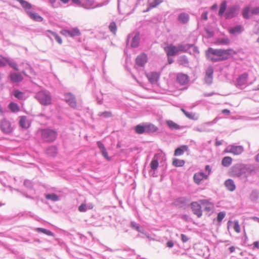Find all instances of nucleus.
<instances>
[{
    "label": "nucleus",
    "mask_w": 259,
    "mask_h": 259,
    "mask_svg": "<svg viewBox=\"0 0 259 259\" xmlns=\"http://www.w3.org/2000/svg\"><path fill=\"white\" fill-rule=\"evenodd\" d=\"M27 14L29 17L34 21L37 22H41L43 21V18L36 13L27 11Z\"/></svg>",
    "instance_id": "nucleus-17"
},
{
    "label": "nucleus",
    "mask_w": 259,
    "mask_h": 259,
    "mask_svg": "<svg viewBox=\"0 0 259 259\" xmlns=\"http://www.w3.org/2000/svg\"><path fill=\"white\" fill-rule=\"evenodd\" d=\"M253 244L254 247H256L257 248H259V243L258 241L254 242Z\"/></svg>",
    "instance_id": "nucleus-61"
},
{
    "label": "nucleus",
    "mask_w": 259,
    "mask_h": 259,
    "mask_svg": "<svg viewBox=\"0 0 259 259\" xmlns=\"http://www.w3.org/2000/svg\"><path fill=\"white\" fill-rule=\"evenodd\" d=\"M71 1L73 3L76 4L77 5H80L81 4L80 0H71Z\"/></svg>",
    "instance_id": "nucleus-59"
},
{
    "label": "nucleus",
    "mask_w": 259,
    "mask_h": 259,
    "mask_svg": "<svg viewBox=\"0 0 259 259\" xmlns=\"http://www.w3.org/2000/svg\"><path fill=\"white\" fill-rule=\"evenodd\" d=\"M248 78V74L244 73L240 75L237 79V84L239 86H241L246 84Z\"/></svg>",
    "instance_id": "nucleus-15"
},
{
    "label": "nucleus",
    "mask_w": 259,
    "mask_h": 259,
    "mask_svg": "<svg viewBox=\"0 0 259 259\" xmlns=\"http://www.w3.org/2000/svg\"><path fill=\"white\" fill-rule=\"evenodd\" d=\"M7 61H8V59L3 57L2 56H0V66H4L7 64Z\"/></svg>",
    "instance_id": "nucleus-49"
},
{
    "label": "nucleus",
    "mask_w": 259,
    "mask_h": 259,
    "mask_svg": "<svg viewBox=\"0 0 259 259\" xmlns=\"http://www.w3.org/2000/svg\"><path fill=\"white\" fill-rule=\"evenodd\" d=\"M150 167L152 169H156L158 167V161L155 159H153L150 163Z\"/></svg>",
    "instance_id": "nucleus-46"
},
{
    "label": "nucleus",
    "mask_w": 259,
    "mask_h": 259,
    "mask_svg": "<svg viewBox=\"0 0 259 259\" xmlns=\"http://www.w3.org/2000/svg\"><path fill=\"white\" fill-rule=\"evenodd\" d=\"M207 179V176L202 172H197L193 176L194 182L198 185L200 184L202 181Z\"/></svg>",
    "instance_id": "nucleus-11"
},
{
    "label": "nucleus",
    "mask_w": 259,
    "mask_h": 259,
    "mask_svg": "<svg viewBox=\"0 0 259 259\" xmlns=\"http://www.w3.org/2000/svg\"><path fill=\"white\" fill-rule=\"evenodd\" d=\"M251 13L252 14H259V7H256L252 9L251 10Z\"/></svg>",
    "instance_id": "nucleus-53"
},
{
    "label": "nucleus",
    "mask_w": 259,
    "mask_h": 259,
    "mask_svg": "<svg viewBox=\"0 0 259 259\" xmlns=\"http://www.w3.org/2000/svg\"><path fill=\"white\" fill-rule=\"evenodd\" d=\"M243 30V28L241 25H237L231 28L229 31L231 34L240 33Z\"/></svg>",
    "instance_id": "nucleus-30"
},
{
    "label": "nucleus",
    "mask_w": 259,
    "mask_h": 259,
    "mask_svg": "<svg viewBox=\"0 0 259 259\" xmlns=\"http://www.w3.org/2000/svg\"><path fill=\"white\" fill-rule=\"evenodd\" d=\"M222 112L223 114H227V115H229L230 114V111L227 109L222 110Z\"/></svg>",
    "instance_id": "nucleus-56"
},
{
    "label": "nucleus",
    "mask_w": 259,
    "mask_h": 259,
    "mask_svg": "<svg viewBox=\"0 0 259 259\" xmlns=\"http://www.w3.org/2000/svg\"><path fill=\"white\" fill-rule=\"evenodd\" d=\"M181 239L184 242H187L188 240L187 236L184 234H181Z\"/></svg>",
    "instance_id": "nucleus-55"
},
{
    "label": "nucleus",
    "mask_w": 259,
    "mask_h": 259,
    "mask_svg": "<svg viewBox=\"0 0 259 259\" xmlns=\"http://www.w3.org/2000/svg\"><path fill=\"white\" fill-rule=\"evenodd\" d=\"M250 9L249 7H246L242 10V16L244 18L247 19L249 18V13Z\"/></svg>",
    "instance_id": "nucleus-45"
},
{
    "label": "nucleus",
    "mask_w": 259,
    "mask_h": 259,
    "mask_svg": "<svg viewBox=\"0 0 259 259\" xmlns=\"http://www.w3.org/2000/svg\"><path fill=\"white\" fill-rule=\"evenodd\" d=\"M69 36L71 37L78 36L80 35L81 33L77 28H73L69 30Z\"/></svg>",
    "instance_id": "nucleus-32"
},
{
    "label": "nucleus",
    "mask_w": 259,
    "mask_h": 259,
    "mask_svg": "<svg viewBox=\"0 0 259 259\" xmlns=\"http://www.w3.org/2000/svg\"><path fill=\"white\" fill-rule=\"evenodd\" d=\"M230 40L227 37L221 38L217 39L215 44L217 45H228L230 44Z\"/></svg>",
    "instance_id": "nucleus-27"
},
{
    "label": "nucleus",
    "mask_w": 259,
    "mask_h": 259,
    "mask_svg": "<svg viewBox=\"0 0 259 259\" xmlns=\"http://www.w3.org/2000/svg\"><path fill=\"white\" fill-rule=\"evenodd\" d=\"M201 205L204 207V210L207 212H209L213 209L214 205L212 203L208 200H201L199 201Z\"/></svg>",
    "instance_id": "nucleus-9"
},
{
    "label": "nucleus",
    "mask_w": 259,
    "mask_h": 259,
    "mask_svg": "<svg viewBox=\"0 0 259 259\" xmlns=\"http://www.w3.org/2000/svg\"><path fill=\"white\" fill-rule=\"evenodd\" d=\"M213 70L211 67H209L206 70L205 81L210 84L212 82Z\"/></svg>",
    "instance_id": "nucleus-6"
},
{
    "label": "nucleus",
    "mask_w": 259,
    "mask_h": 259,
    "mask_svg": "<svg viewBox=\"0 0 259 259\" xmlns=\"http://www.w3.org/2000/svg\"><path fill=\"white\" fill-rule=\"evenodd\" d=\"M164 49L168 56H172L178 54L177 47L172 45H168Z\"/></svg>",
    "instance_id": "nucleus-7"
},
{
    "label": "nucleus",
    "mask_w": 259,
    "mask_h": 259,
    "mask_svg": "<svg viewBox=\"0 0 259 259\" xmlns=\"http://www.w3.org/2000/svg\"><path fill=\"white\" fill-rule=\"evenodd\" d=\"M97 144L103 156L107 159H109V158L108 157V153L106 150L104 145L100 141L97 142Z\"/></svg>",
    "instance_id": "nucleus-23"
},
{
    "label": "nucleus",
    "mask_w": 259,
    "mask_h": 259,
    "mask_svg": "<svg viewBox=\"0 0 259 259\" xmlns=\"http://www.w3.org/2000/svg\"><path fill=\"white\" fill-rule=\"evenodd\" d=\"M233 228L236 233H239L240 232V227L238 221L234 222Z\"/></svg>",
    "instance_id": "nucleus-48"
},
{
    "label": "nucleus",
    "mask_w": 259,
    "mask_h": 259,
    "mask_svg": "<svg viewBox=\"0 0 259 259\" xmlns=\"http://www.w3.org/2000/svg\"><path fill=\"white\" fill-rule=\"evenodd\" d=\"M181 110L183 112V113L185 114V115L188 118L192 120H196L197 118L196 117V115L195 113L192 112H188L183 108H182Z\"/></svg>",
    "instance_id": "nucleus-34"
},
{
    "label": "nucleus",
    "mask_w": 259,
    "mask_h": 259,
    "mask_svg": "<svg viewBox=\"0 0 259 259\" xmlns=\"http://www.w3.org/2000/svg\"><path fill=\"white\" fill-rule=\"evenodd\" d=\"M145 127L146 133L156 132L158 130V127L151 123L145 124Z\"/></svg>",
    "instance_id": "nucleus-21"
},
{
    "label": "nucleus",
    "mask_w": 259,
    "mask_h": 259,
    "mask_svg": "<svg viewBox=\"0 0 259 259\" xmlns=\"http://www.w3.org/2000/svg\"><path fill=\"white\" fill-rule=\"evenodd\" d=\"M36 230L39 232L45 234L48 236H54V234L53 232H52L51 231H50L48 230H47L46 229H44V228H37L36 229Z\"/></svg>",
    "instance_id": "nucleus-40"
},
{
    "label": "nucleus",
    "mask_w": 259,
    "mask_h": 259,
    "mask_svg": "<svg viewBox=\"0 0 259 259\" xmlns=\"http://www.w3.org/2000/svg\"><path fill=\"white\" fill-rule=\"evenodd\" d=\"M236 10V8L235 7L230 8L225 14L226 18H231L234 17L235 16V13Z\"/></svg>",
    "instance_id": "nucleus-31"
},
{
    "label": "nucleus",
    "mask_w": 259,
    "mask_h": 259,
    "mask_svg": "<svg viewBox=\"0 0 259 259\" xmlns=\"http://www.w3.org/2000/svg\"><path fill=\"white\" fill-rule=\"evenodd\" d=\"M135 131L138 134H142L145 133V124H138L135 126Z\"/></svg>",
    "instance_id": "nucleus-37"
},
{
    "label": "nucleus",
    "mask_w": 259,
    "mask_h": 259,
    "mask_svg": "<svg viewBox=\"0 0 259 259\" xmlns=\"http://www.w3.org/2000/svg\"><path fill=\"white\" fill-rule=\"evenodd\" d=\"M86 210V204L85 203H82L78 207V210L80 212H84Z\"/></svg>",
    "instance_id": "nucleus-52"
},
{
    "label": "nucleus",
    "mask_w": 259,
    "mask_h": 259,
    "mask_svg": "<svg viewBox=\"0 0 259 259\" xmlns=\"http://www.w3.org/2000/svg\"><path fill=\"white\" fill-rule=\"evenodd\" d=\"M46 198L47 199H51L53 201H56L58 200V196L55 194H47L46 196Z\"/></svg>",
    "instance_id": "nucleus-44"
},
{
    "label": "nucleus",
    "mask_w": 259,
    "mask_h": 259,
    "mask_svg": "<svg viewBox=\"0 0 259 259\" xmlns=\"http://www.w3.org/2000/svg\"><path fill=\"white\" fill-rule=\"evenodd\" d=\"M139 35L136 34L132 39V41L131 42V46L132 47H138L139 43Z\"/></svg>",
    "instance_id": "nucleus-39"
},
{
    "label": "nucleus",
    "mask_w": 259,
    "mask_h": 259,
    "mask_svg": "<svg viewBox=\"0 0 259 259\" xmlns=\"http://www.w3.org/2000/svg\"><path fill=\"white\" fill-rule=\"evenodd\" d=\"M191 207L193 213L197 215L198 218L202 216V211L201 210V204L197 202H193L191 203Z\"/></svg>",
    "instance_id": "nucleus-5"
},
{
    "label": "nucleus",
    "mask_w": 259,
    "mask_h": 259,
    "mask_svg": "<svg viewBox=\"0 0 259 259\" xmlns=\"http://www.w3.org/2000/svg\"><path fill=\"white\" fill-rule=\"evenodd\" d=\"M225 185L227 188L230 191H234L236 188L234 182L231 179L226 180Z\"/></svg>",
    "instance_id": "nucleus-24"
},
{
    "label": "nucleus",
    "mask_w": 259,
    "mask_h": 259,
    "mask_svg": "<svg viewBox=\"0 0 259 259\" xmlns=\"http://www.w3.org/2000/svg\"><path fill=\"white\" fill-rule=\"evenodd\" d=\"M165 122L166 125L171 130H178L181 128V126L172 120H168Z\"/></svg>",
    "instance_id": "nucleus-22"
},
{
    "label": "nucleus",
    "mask_w": 259,
    "mask_h": 259,
    "mask_svg": "<svg viewBox=\"0 0 259 259\" xmlns=\"http://www.w3.org/2000/svg\"><path fill=\"white\" fill-rule=\"evenodd\" d=\"M7 64H8L10 67L14 68L15 70H18V68L17 66V65L15 63L11 62L9 59L8 61H7Z\"/></svg>",
    "instance_id": "nucleus-51"
},
{
    "label": "nucleus",
    "mask_w": 259,
    "mask_h": 259,
    "mask_svg": "<svg viewBox=\"0 0 259 259\" xmlns=\"http://www.w3.org/2000/svg\"><path fill=\"white\" fill-rule=\"evenodd\" d=\"M227 8V2L226 1L223 2L220 6V10L219 12V15L222 16L225 12Z\"/></svg>",
    "instance_id": "nucleus-41"
},
{
    "label": "nucleus",
    "mask_w": 259,
    "mask_h": 259,
    "mask_svg": "<svg viewBox=\"0 0 259 259\" xmlns=\"http://www.w3.org/2000/svg\"><path fill=\"white\" fill-rule=\"evenodd\" d=\"M218 7V6L217 4H214L213 5H212L211 7V9H217Z\"/></svg>",
    "instance_id": "nucleus-64"
},
{
    "label": "nucleus",
    "mask_w": 259,
    "mask_h": 259,
    "mask_svg": "<svg viewBox=\"0 0 259 259\" xmlns=\"http://www.w3.org/2000/svg\"><path fill=\"white\" fill-rule=\"evenodd\" d=\"M159 74L156 72H151L147 75L148 80L151 83H156L159 79Z\"/></svg>",
    "instance_id": "nucleus-16"
},
{
    "label": "nucleus",
    "mask_w": 259,
    "mask_h": 259,
    "mask_svg": "<svg viewBox=\"0 0 259 259\" xmlns=\"http://www.w3.org/2000/svg\"><path fill=\"white\" fill-rule=\"evenodd\" d=\"M225 215H226V213L225 212H223V211L220 212L218 214V216H217V221L219 223H221L222 222V221L225 218Z\"/></svg>",
    "instance_id": "nucleus-47"
},
{
    "label": "nucleus",
    "mask_w": 259,
    "mask_h": 259,
    "mask_svg": "<svg viewBox=\"0 0 259 259\" xmlns=\"http://www.w3.org/2000/svg\"><path fill=\"white\" fill-rule=\"evenodd\" d=\"M185 161L184 160L174 158L172 160V164L176 167H181L185 164Z\"/></svg>",
    "instance_id": "nucleus-33"
},
{
    "label": "nucleus",
    "mask_w": 259,
    "mask_h": 259,
    "mask_svg": "<svg viewBox=\"0 0 259 259\" xmlns=\"http://www.w3.org/2000/svg\"><path fill=\"white\" fill-rule=\"evenodd\" d=\"M236 54V52L232 49L223 50L209 48L206 51L207 58L213 62L227 60L230 55Z\"/></svg>",
    "instance_id": "nucleus-1"
},
{
    "label": "nucleus",
    "mask_w": 259,
    "mask_h": 259,
    "mask_svg": "<svg viewBox=\"0 0 259 259\" xmlns=\"http://www.w3.org/2000/svg\"><path fill=\"white\" fill-rule=\"evenodd\" d=\"M99 115L104 117H111L112 114L110 111H105L100 113Z\"/></svg>",
    "instance_id": "nucleus-50"
},
{
    "label": "nucleus",
    "mask_w": 259,
    "mask_h": 259,
    "mask_svg": "<svg viewBox=\"0 0 259 259\" xmlns=\"http://www.w3.org/2000/svg\"><path fill=\"white\" fill-rule=\"evenodd\" d=\"M244 168L241 166L234 167L233 168V175L236 176H240L244 173Z\"/></svg>",
    "instance_id": "nucleus-25"
},
{
    "label": "nucleus",
    "mask_w": 259,
    "mask_h": 259,
    "mask_svg": "<svg viewBox=\"0 0 259 259\" xmlns=\"http://www.w3.org/2000/svg\"><path fill=\"white\" fill-rule=\"evenodd\" d=\"M192 45L189 44L186 45H179L177 47L178 50V53L181 52H186L187 50H188L191 47Z\"/></svg>",
    "instance_id": "nucleus-26"
},
{
    "label": "nucleus",
    "mask_w": 259,
    "mask_h": 259,
    "mask_svg": "<svg viewBox=\"0 0 259 259\" xmlns=\"http://www.w3.org/2000/svg\"><path fill=\"white\" fill-rule=\"evenodd\" d=\"M47 32L51 33L55 38L56 41L59 44H62V40L61 39V38L55 32L50 30H47Z\"/></svg>",
    "instance_id": "nucleus-42"
},
{
    "label": "nucleus",
    "mask_w": 259,
    "mask_h": 259,
    "mask_svg": "<svg viewBox=\"0 0 259 259\" xmlns=\"http://www.w3.org/2000/svg\"><path fill=\"white\" fill-rule=\"evenodd\" d=\"M147 61V55L145 54H140L136 60V63L140 66H143Z\"/></svg>",
    "instance_id": "nucleus-14"
},
{
    "label": "nucleus",
    "mask_w": 259,
    "mask_h": 259,
    "mask_svg": "<svg viewBox=\"0 0 259 259\" xmlns=\"http://www.w3.org/2000/svg\"><path fill=\"white\" fill-rule=\"evenodd\" d=\"M177 80L180 84L185 85L189 82V77L187 74L181 73L177 75Z\"/></svg>",
    "instance_id": "nucleus-10"
},
{
    "label": "nucleus",
    "mask_w": 259,
    "mask_h": 259,
    "mask_svg": "<svg viewBox=\"0 0 259 259\" xmlns=\"http://www.w3.org/2000/svg\"><path fill=\"white\" fill-rule=\"evenodd\" d=\"M37 133L40 134L41 139L46 142H52L57 137V132L50 128H40L37 130Z\"/></svg>",
    "instance_id": "nucleus-2"
},
{
    "label": "nucleus",
    "mask_w": 259,
    "mask_h": 259,
    "mask_svg": "<svg viewBox=\"0 0 259 259\" xmlns=\"http://www.w3.org/2000/svg\"><path fill=\"white\" fill-rule=\"evenodd\" d=\"M69 30L63 29L60 31V33L64 36L69 35Z\"/></svg>",
    "instance_id": "nucleus-54"
},
{
    "label": "nucleus",
    "mask_w": 259,
    "mask_h": 259,
    "mask_svg": "<svg viewBox=\"0 0 259 259\" xmlns=\"http://www.w3.org/2000/svg\"><path fill=\"white\" fill-rule=\"evenodd\" d=\"M205 170H206V171H208V172H209V173H210V171H211V169H210V167H209V165H206V166H205Z\"/></svg>",
    "instance_id": "nucleus-63"
},
{
    "label": "nucleus",
    "mask_w": 259,
    "mask_h": 259,
    "mask_svg": "<svg viewBox=\"0 0 259 259\" xmlns=\"http://www.w3.org/2000/svg\"><path fill=\"white\" fill-rule=\"evenodd\" d=\"M109 29L111 32L115 34L117 30L116 23L114 22H111L109 26Z\"/></svg>",
    "instance_id": "nucleus-43"
},
{
    "label": "nucleus",
    "mask_w": 259,
    "mask_h": 259,
    "mask_svg": "<svg viewBox=\"0 0 259 259\" xmlns=\"http://www.w3.org/2000/svg\"><path fill=\"white\" fill-rule=\"evenodd\" d=\"M36 98L39 102L43 105L46 106L51 104V97L50 94L44 91L38 92L36 95Z\"/></svg>",
    "instance_id": "nucleus-3"
},
{
    "label": "nucleus",
    "mask_w": 259,
    "mask_h": 259,
    "mask_svg": "<svg viewBox=\"0 0 259 259\" xmlns=\"http://www.w3.org/2000/svg\"><path fill=\"white\" fill-rule=\"evenodd\" d=\"M202 17L205 20L207 19V13L204 12L202 14Z\"/></svg>",
    "instance_id": "nucleus-58"
},
{
    "label": "nucleus",
    "mask_w": 259,
    "mask_h": 259,
    "mask_svg": "<svg viewBox=\"0 0 259 259\" xmlns=\"http://www.w3.org/2000/svg\"><path fill=\"white\" fill-rule=\"evenodd\" d=\"M11 80L13 82H19L21 81L23 77L21 74L13 73L10 74Z\"/></svg>",
    "instance_id": "nucleus-18"
},
{
    "label": "nucleus",
    "mask_w": 259,
    "mask_h": 259,
    "mask_svg": "<svg viewBox=\"0 0 259 259\" xmlns=\"http://www.w3.org/2000/svg\"><path fill=\"white\" fill-rule=\"evenodd\" d=\"M19 124L23 128H27L30 125V123L26 116H21L19 117Z\"/></svg>",
    "instance_id": "nucleus-13"
},
{
    "label": "nucleus",
    "mask_w": 259,
    "mask_h": 259,
    "mask_svg": "<svg viewBox=\"0 0 259 259\" xmlns=\"http://www.w3.org/2000/svg\"><path fill=\"white\" fill-rule=\"evenodd\" d=\"M47 154L50 157H55L57 154V148L56 146H52L46 150Z\"/></svg>",
    "instance_id": "nucleus-20"
},
{
    "label": "nucleus",
    "mask_w": 259,
    "mask_h": 259,
    "mask_svg": "<svg viewBox=\"0 0 259 259\" xmlns=\"http://www.w3.org/2000/svg\"><path fill=\"white\" fill-rule=\"evenodd\" d=\"M166 244H167V246L169 248H171V247H173V246H174V243L171 241H168L166 243Z\"/></svg>",
    "instance_id": "nucleus-57"
},
{
    "label": "nucleus",
    "mask_w": 259,
    "mask_h": 259,
    "mask_svg": "<svg viewBox=\"0 0 259 259\" xmlns=\"http://www.w3.org/2000/svg\"><path fill=\"white\" fill-rule=\"evenodd\" d=\"M179 20L183 23H186L189 20V15L185 13H181L179 16Z\"/></svg>",
    "instance_id": "nucleus-36"
},
{
    "label": "nucleus",
    "mask_w": 259,
    "mask_h": 259,
    "mask_svg": "<svg viewBox=\"0 0 259 259\" xmlns=\"http://www.w3.org/2000/svg\"><path fill=\"white\" fill-rule=\"evenodd\" d=\"M8 108L12 112H18L20 111L18 105L14 102H11L8 105Z\"/></svg>",
    "instance_id": "nucleus-28"
},
{
    "label": "nucleus",
    "mask_w": 259,
    "mask_h": 259,
    "mask_svg": "<svg viewBox=\"0 0 259 259\" xmlns=\"http://www.w3.org/2000/svg\"><path fill=\"white\" fill-rule=\"evenodd\" d=\"M94 4V0H83L82 6L85 9H91Z\"/></svg>",
    "instance_id": "nucleus-35"
},
{
    "label": "nucleus",
    "mask_w": 259,
    "mask_h": 259,
    "mask_svg": "<svg viewBox=\"0 0 259 259\" xmlns=\"http://www.w3.org/2000/svg\"><path fill=\"white\" fill-rule=\"evenodd\" d=\"M232 162V158L230 156H226L222 159V164L225 167H228Z\"/></svg>",
    "instance_id": "nucleus-29"
},
{
    "label": "nucleus",
    "mask_w": 259,
    "mask_h": 259,
    "mask_svg": "<svg viewBox=\"0 0 259 259\" xmlns=\"http://www.w3.org/2000/svg\"><path fill=\"white\" fill-rule=\"evenodd\" d=\"M65 101L68 105L72 108H75L76 106V102L75 97L70 93L65 94Z\"/></svg>",
    "instance_id": "nucleus-8"
},
{
    "label": "nucleus",
    "mask_w": 259,
    "mask_h": 259,
    "mask_svg": "<svg viewBox=\"0 0 259 259\" xmlns=\"http://www.w3.org/2000/svg\"><path fill=\"white\" fill-rule=\"evenodd\" d=\"M229 249L230 252L231 253H232L234 251H235V247L234 246H231L230 247H229Z\"/></svg>",
    "instance_id": "nucleus-60"
},
{
    "label": "nucleus",
    "mask_w": 259,
    "mask_h": 259,
    "mask_svg": "<svg viewBox=\"0 0 259 259\" xmlns=\"http://www.w3.org/2000/svg\"><path fill=\"white\" fill-rule=\"evenodd\" d=\"M243 151V147L241 146L229 145L226 147L224 152L237 155L241 154Z\"/></svg>",
    "instance_id": "nucleus-4"
},
{
    "label": "nucleus",
    "mask_w": 259,
    "mask_h": 259,
    "mask_svg": "<svg viewBox=\"0 0 259 259\" xmlns=\"http://www.w3.org/2000/svg\"><path fill=\"white\" fill-rule=\"evenodd\" d=\"M14 96L19 100L25 99V94L23 92L19 90H16L14 93Z\"/></svg>",
    "instance_id": "nucleus-38"
},
{
    "label": "nucleus",
    "mask_w": 259,
    "mask_h": 259,
    "mask_svg": "<svg viewBox=\"0 0 259 259\" xmlns=\"http://www.w3.org/2000/svg\"><path fill=\"white\" fill-rule=\"evenodd\" d=\"M1 127L2 130L7 133H10L12 131L11 123L10 121L5 119L2 121Z\"/></svg>",
    "instance_id": "nucleus-12"
},
{
    "label": "nucleus",
    "mask_w": 259,
    "mask_h": 259,
    "mask_svg": "<svg viewBox=\"0 0 259 259\" xmlns=\"http://www.w3.org/2000/svg\"><path fill=\"white\" fill-rule=\"evenodd\" d=\"M222 142L220 141H217L215 143V145L217 146H220L222 145Z\"/></svg>",
    "instance_id": "nucleus-62"
},
{
    "label": "nucleus",
    "mask_w": 259,
    "mask_h": 259,
    "mask_svg": "<svg viewBox=\"0 0 259 259\" xmlns=\"http://www.w3.org/2000/svg\"><path fill=\"white\" fill-rule=\"evenodd\" d=\"M188 150V147L187 145H182L177 148L174 152L175 156H180L184 154V152Z\"/></svg>",
    "instance_id": "nucleus-19"
}]
</instances>
